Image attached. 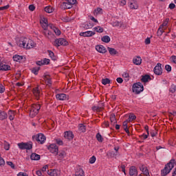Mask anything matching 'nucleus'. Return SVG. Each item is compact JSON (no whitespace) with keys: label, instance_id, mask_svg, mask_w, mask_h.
Returning a JSON list of instances; mask_svg holds the SVG:
<instances>
[{"label":"nucleus","instance_id":"nucleus-1","mask_svg":"<svg viewBox=\"0 0 176 176\" xmlns=\"http://www.w3.org/2000/svg\"><path fill=\"white\" fill-rule=\"evenodd\" d=\"M20 47H23L24 49H32L34 47V41L30 40L29 38L21 37L19 40Z\"/></svg>","mask_w":176,"mask_h":176},{"label":"nucleus","instance_id":"nucleus-2","mask_svg":"<svg viewBox=\"0 0 176 176\" xmlns=\"http://www.w3.org/2000/svg\"><path fill=\"white\" fill-rule=\"evenodd\" d=\"M175 164V160H171L168 164L165 165L164 169L161 170V175L166 176L167 174H170V172L173 168H174V166Z\"/></svg>","mask_w":176,"mask_h":176},{"label":"nucleus","instance_id":"nucleus-3","mask_svg":"<svg viewBox=\"0 0 176 176\" xmlns=\"http://www.w3.org/2000/svg\"><path fill=\"white\" fill-rule=\"evenodd\" d=\"M132 91L135 94H140L142 91H144V85L141 82H135L132 87Z\"/></svg>","mask_w":176,"mask_h":176},{"label":"nucleus","instance_id":"nucleus-4","mask_svg":"<svg viewBox=\"0 0 176 176\" xmlns=\"http://www.w3.org/2000/svg\"><path fill=\"white\" fill-rule=\"evenodd\" d=\"M18 146L19 149H21L22 151H24L25 149L30 151V149H32V142H21L18 144Z\"/></svg>","mask_w":176,"mask_h":176},{"label":"nucleus","instance_id":"nucleus-5","mask_svg":"<svg viewBox=\"0 0 176 176\" xmlns=\"http://www.w3.org/2000/svg\"><path fill=\"white\" fill-rule=\"evenodd\" d=\"M54 46L58 47L59 46H68V41L65 38H60L54 41Z\"/></svg>","mask_w":176,"mask_h":176},{"label":"nucleus","instance_id":"nucleus-6","mask_svg":"<svg viewBox=\"0 0 176 176\" xmlns=\"http://www.w3.org/2000/svg\"><path fill=\"white\" fill-rule=\"evenodd\" d=\"M33 140H36L37 142H40V144H45V141H46V136L43 133H38L36 135L32 136Z\"/></svg>","mask_w":176,"mask_h":176},{"label":"nucleus","instance_id":"nucleus-7","mask_svg":"<svg viewBox=\"0 0 176 176\" xmlns=\"http://www.w3.org/2000/svg\"><path fill=\"white\" fill-rule=\"evenodd\" d=\"M47 149L51 152V153H56L58 155V146L56 144H52L47 146Z\"/></svg>","mask_w":176,"mask_h":176},{"label":"nucleus","instance_id":"nucleus-8","mask_svg":"<svg viewBox=\"0 0 176 176\" xmlns=\"http://www.w3.org/2000/svg\"><path fill=\"white\" fill-rule=\"evenodd\" d=\"M154 74L155 75L160 76L163 74V69L162 68L161 63H157V65L154 67Z\"/></svg>","mask_w":176,"mask_h":176},{"label":"nucleus","instance_id":"nucleus-9","mask_svg":"<svg viewBox=\"0 0 176 176\" xmlns=\"http://www.w3.org/2000/svg\"><path fill=\"white\" fill-rule=\"evenodd\" d=\"M57 100L60 101H64L65 100H69V96H67L65 94H58L56 96Z\"/></svg>","mask_w":176,"mask_h":176},{"label":"nucleus","instance_id":"nucleus-10","mask_svg":"<svg viewBox=\"0 0 176 176\" xmlns=\"http://www.w3.org/2000/svg\"><path fill=\"white\" fill-rule=\"evenodd\" d=\"M96 50L98 52V53H102V54L107 53L108 51L107 50V48L104 47V45H99L96 46Z\"/></svg>","mask_w":176,"mask_h":176},{"label":"nucleus","instance_id":"nucleus-11","mask_svg":"<svg viewBox=\"0 0 176 176\" xmlns=\"http://www.w3.org/2000/svg\"><path fill=\"white\" fill-rule=\"evenodd\" d=\"M129 175L131 176H138V170L135 166H132L129 168Z\"/></svg>","mask_w":176,"mask_h":176},{"label":"nucleus","instance_id":"nucleus-12","mask_svg":"<svg viewBox=\"0 0 176 176\" xmlns=\"http://www.w3.org/2000/svg\"><path fill=\"white\" fill-rule=\"evenodd\" d=\"M93 35H96V32L87 31V32H82L80 33V36H84V37H90V36H93Z\"/></svg>","mask_w":176,"mask_h":176},{"label":"nucleus","instance_id":"nucleus-13","mask_svg":"<svg viewBox=\"0 0 176 176\" xmlns=\"http://www.w3.org/2000/svg\"><path fill=\"white\" fill-rule=\"evenodd\" d=\"M33 94L35 97H36L37 100H39V97L41 96V89H39V86H37L33 89Z\"/></svg>","mask_w":176,"mask_h":176},{"label":"nucleus","instance_id":"nucleus-14","mask_svg":"<svg viewBox=\"0 0 176 176\" xmlns=\"http://www.w3.org/2000/svg\"><path fill=\"white\" fill-rule=\"evenodd\" d=\"M59 173L60 171L57 169H51L47 170V174L50 176H58Z\"/></svg>","mask_w":176,"mask_h":176},{"label":"nucleus","instance_id":"nucleus-15","mask_svg":"<svg viewBox=\"0 0 176 176\" xmlns=\"http://www.w3.org/2000/svg\"><path fill=\"white\" fill-rule=\"evenodd\" d=\"M64 137L69 140H74V133L71 131H65Z\"/></svg>","mask_w":176,"mask_h":176},{"label":"nucleus","instance_id":"nucleus-16","mask_svg":"<svg viewBox=\"0 0 176 176\" xmlns=\"http://www.w3.org/2000/svg\"><path fill=\"white\" fill-rule=\"evenodd\" d=\"M37 113H39L38 112V110H36V109L31 107L30 110V118H35V116H36Z\"/></svg>","mask_w":176,"mask_h":176},{"label":"nucleus","instance_id":"nucleus-17","mask_svg":"<svg viewBox=\"0 0 176 176\" xmlns=\"http://www.w3.org/2000/svg\"><path fill=\"white\" fill-rule=\"evenodd\" d=\"M151 76L146 74L142 76L141 81L143 82V83H146L148 80H151Z\"/></svg>","mask_w":176,"mask_h":176},{"label":"nucleus","instance_id":"nucleus-18","mask_svg":"<svg viewBox=\"0 0 176 176\" xmlns=\"http://www.w3.org/2000/svg\"><path fill=\"white\" fill-rule=\"evenodd\" d=\"M47 53L49 54L50 58H52V60H53V61H57L58 57L56 56V55H54V53L53 52V51L47 50Z\"/></svg>","mask_w":176,"mask_h":176},{"label":"nucleus","instance_id":"nucleus-19","mask_svg":"<svg viewBox=\"0 0 176 176\" xmlns=\"http://www.w3.org/2000/svg\"><path fill=\"white\" fill-rule=\"evenodd\" d=\"M133 63L135 65H141L142 63V59H141V57L138 56L137 58H133Z\"/></svg>","mask_w":176,"mask_h":176},{"label":"nucleus","instance_id":"nucleus-20","mask_svg":"<svg viewBox=\"0 0 176 176\" xmlns=\"http://www.w3.org/2000/svg\"><path fill=\"white\" fill-rule=\"evenodd\" d=\"M31 160H41V155L38 154H36L35 153H33L30 155Z\"/></svg>","mask_w":176,"mask_h":176},{"label":"nucleus","instance_id":"nucleus-21","mask_svg":"<svg viewBox=\"0 0 176 176\" xmlns=\"http://www.w3.org/2000/svg\"><path fill=\"white\" fill-rule=\"evenodd\" d=\"M0 71H10V65L1 63Z\"/></svg>","mask_w":176,"mask_h":176},{"label":"nucleus","instance_id":"nucleus-22","mask_svg":"<svg viewBox=\"0 0 176 176\" xmlns=\"http://www.w3.org/2000/svg\"><path fill=\"white\" fill-rule=\"evenodd\" d=\"M5 119H8V113L0 110V120H5Z\"/></svg>","mask_w":176,"mask_h":176},{"label":"nucleus","instance_id":"nucleus-23","mask_svg":"<svg viewBox=\"0 0 176 176\" xmlns=\"http://www.w3.org/2000/svg\"><path fill=\"white\" fill-rule=\"evenodd\" d=\"M107 50L109 51V54H111V56H115L116 54H118V51H116V50H115V48H112V47H107Z\"/></svg>","mask_w":176,"mask_h":176},{"label":"nucleus","instance_id":"nucleus-24","mask_svg":"<svg viewBox=\"0 0 176 176\" xmlns=\"http://www.w3.org/2000/svg\"><path fill=\"white\" fill-rule=\"evenodd\" d=\"M131 9H138V4H137V1L133 0V2L130 3Z\"/></svg>","mask_w":176,"mask_h":176},{"label":"nucleus","instance_id":"nucleus-25","mask_svg":"<svg viewBox=\"0 0 176 176\" xmlns=\"http://www.w3.org/2000/svg\"><path fill=\"white\" fill-rule=\"evenodd\" d=\"M102 42H104V43H109L111 42V38L109 36H104L101 38Z\"/></svg>","mask_w":176,"mask_h":176},{"label":"nucleus","instance_id":"nucleus-26","mask_svg":"<svg viewBox=\"0 0 176 176\" xmlns=\"http://www.w3.org/2000/svg\"><path fill=\"white\" fill-rule=\"evenodd\" d=\"M44 79H46L47 83L49 85V86H52V78H50V75H45Z\"/></svg>","mask_w":176,"mask_h":176},{"label":"nucleus","instance_id":"nucleus-27","mask_svg":"<svg viewBox=\"0 0 176 176\" xmlns=\"http://www.w3.org/2000/svg\"><path fill=\"white\" fill-rule=\"evenodd\" d=\"M82 28H85V30H89V28H91L93 27V23L89 22V23H82Z\"/></svg>","mask_w":176,"mask_h":176},{"label":"nucleus","instance_id":"nucleus-28","mask_svg":"<svg viewBox=\"0 0 176 176\" xmlns=\"http://www.w3.org/2000/svg\"><path fill=\"white\" fill-rule=\"evenodd\" d=\"M78 130L81 133H85L86 132V126L83 124H80L78 125Z\"/></svg>","mask_w":176,"mask_h":176},{"label":"nucleus","instance_id":"nucleus-29","mask_svg":"<svg viewBox=\"0 0 176 176\" xmlns=\"http://www.w3.org/2000/svg\"><path fill=\"white\" fill-rule=\"evenodd\" d=\"M44 10H45V12H46V13H53V11L54 10L53 9V7L50 6L45 7Z\"/></svg>","mask_w":176,"mask_h":176},{"label":"nucleus","instance_id":"nucleus-30","mask_svg":"<svg viewBox=\"0 0 176 176\" xmlns=\"http://www.w3.org/2000/svg\"><path fill=\"white\" fill-rule=\"evenodd\" d=\"M62 6L64 9H71V8H72V5L69 2H64Z\"/></svg>","mask_w":176,"mask_h":176},{"label":"nucleus","instance_id":"nucleus-31","mask_svg":"<svg viewBox=\"0 0 176 176\" xmlns=\"http://www.w3.org/2000/svg\"><path fill=\"white\" fill-rule=\"evenodd\" d=\"M58 160H61L64 159V157H65L66 153H65V151H62L61 152H59V154L58 153Z\"/></svg>","mask_w":176,"mask_h":176},{"label":"nucleus","instance_id":"nucleus-32","mask_svg":"<svg viewBox=\"0 0 176 176\" xmlns=\"http://www.w3.org/2000/svg\"><path fill=\"white\" fill-rule=\"evenodd\" d=\"M114 150L116 151V154H115V153L113 152H109L107 155H109V156H115V155L116 156V155H118V152L119 151V147L118 146L114 147Z\"/></svg>","mask_w":176,"mask_h":176},{"label":"nucleus","instance_id":"nucleus-33","mask_svg":"<svg viewBox=\"0 0 176 176\" xmlns=\"http://www.w3.org/2000/svg\"><path fill=\"white\" fill-rule=\"evenodd\" d=\"M8 115H9V119L10 120H14V111L10 110L8 111Z\"/></svg>","mask_w":176,"mask_h":176},{"label":"nucleus","instance_id":"nucleus-34","mask_svg":"<svg viewBox=\"0 0 176 176\" xmlns=\"http://www.w3.org/2000/svg\"><path fill=\"white\" fill-rule=\"evenodd\" d=\"M94 14L96 16V14H102V8H98L96 10H94Z\"/></svg>","mask_w":176,"mask_h":176},{"label":"nucleus","instance_id":"nucleus-35","mask_svg":"<svg viewBox=\"0 0 176 176\" xmlns=\"http://www.w3.org/2000/svg\"><path fill=\"white\" fill-rule=\"evenodd\" d=\"M41 69V67H35L32 69V74H34V75H38V72H39V70Z\"/></svg>","mask_w":176,"mask_h":176},{"label":"nucleus","instance_id":"nucleus-36","mask_svg":"<svg viewBox=\"0 0 176 176\" xmlns=\"http://www.w3.org/2000/svg\"><path fill=\"white\" fill-rule=\"evenodd\" d=\"M102 83L104 86L107 85H109V83H111V80H109V78H102Z\"/></svg>","mask_w":176,"mask_h":176},{"label":"nucleus","instance_id":"nucleus-37","mask_svg":"<svg viewBox=\"0 0 176 176\" xmlns=\"http://www.w3.org/2000/svg\"><path fill=\"white\" fill-rule=\"evenodd\" d=\"M94 30L95 31H96V32H99V34H101V33L104 32V28H101L100 26L95 27L94 28Z\"/></svg>","mask_w":176,"mask_h":176},{"label":"nucleus","instance_id":"nucleus-38","mask_svg":"<svg viewBox=\"0 0 176 176\" xmlns=\"http://www.w3.org/2000/svg\"><path fill=\"white\" fill-rule=\"evenodd\" d=\"M13 60L14 61H21V60H23V56L20 55H14L13 56Z\"/></svg>","mask_w":176,"mask_h":176},{"label":"nucleus","instance_id":"nucleus-39","mask_svg":"<svg viewBox=\"0 0 176 176\" xmlns=\"http://www.w3.org/2000/svg\"><path fill=\"white\" fill-rule=\"evenodd\" d=\"M32 107H33L34 109H36L37 111V112L39 113V111L41 110V104H32Z\"/></svg>","mask_w":176,"mask_h":176},{"label":"nucleus","instance_id":"nucleus-40","mask_svg":"<svg viewBox=\"0 0 176 176\" xmlns=\"http://www.w3.org/2000/svg\"><path fill=\"white\" fill-rule=\"evenodd\" d=\"M102 109H104L103 107H96V106L92 107V111H96V112H101Z\"/></svg>","mask_w":176,"mask_h":176},{"label":"nucleus","instance_id":"nucleus-41","mask_svg":"<svg viewBox=\"0 0 176 176\" xmlns=\"http://www.w3.org/2000/svg\"><path fill=\"white\" fill-rule=\"evenodd\" d=\"M96 138L98 142H102V141H104V138H102L101 134H100V133L96 134Z\"/></svg>","mask_w":176,"mask_h":176},{"label":"nucleus","instance_id":"nucleus-42","mask_svg":"<svg viewBox=\"0 0 176 176\" xmlns=\"http://www.w3.org/2000/svg\"><path fill=\"white\" fill-rule=\"evenodd\" d=\"M129 76H130L129 75V73H126V72L122 74V78H124L125 82H129V80H130V78H129Z\"/></svg>","mask_w":176,"mask_h":176},{"label":"nucleus","instance_id":"nucleus-43","mask_svg":"<svg viewBox=\"0 0 176 176\" xmlns=\"http://www.w3.org/2000/svg\"><path fill=\"white\" fill-rule=\"evenodd\" d=\"M163 32H164V31H163V29H162V26H160L157 32V36H162V35H163Z\"/></svg>","mask_w":176,"mask_h":176},{"label":"nucleus","instance_id":"nucleus-44","mask_svg":"<svg viewBox=\"0 0 176 176\" xmlns=\"http://www.w3.org/2000/svg\"><path fill=\"white\" fill-rule=\"evenodd\" d=\"M4 148L6 151H9V149H10V144L6 141L4 142Z\"/></svg>","mask_w":176,"mask_h":176},{"label":"nucleus","instance_id":"nucleus-45","mask_svg":"<svg viewBox=\"0 0 176 176\" xmlns=\"http://www.w3.org/2000/svg\"><path fill=\"white\" fill-rule=\"evenodd\" d=\"M50 64V59L49 58H44L43 60V65H49Z\"/></svg>","mask_w":176,"mask_h":176},{"label":"nucleus","instance_id":"nucleus-46","mask_svg":"<svg viewBox=\"0 0 176 176\" xmlns=\"http://www.w3.org/2000/svg\"><path fill=\"white\" fill-rule=\"evenodd\" d=\"M151 137H156L157 135V129H155V130H153L150 133Z\"/></svg>","mask_w":176,"mask_h":176},{"label":"nucleus","instance_id":"nucleus-47","mask_svg":"<svg viewBox=\"0 0 176 176\" xmlns=\"http://www.w3.org/2000/svg\"><path fill=\"white\" fill-rule=\"evenodd\" d=\"M169 91L170 93H175L176 91V86L175 85H172L170 88L169 89Z\"/></svg>","mask_w":176,"mask_h":176},{"label":"nucleus","instance_id":"nucleus-48","mask_svg":"<svg viewBox=\"0 0 176 176\" xmlns=\"http://www.w3.org/2000/svg\"><path fill=\"white\" fill-rule=\"evenodd\" d=\"M129 120H135L137 119V116L134 115V113H130L129 116Z\"/></svg>","mask_w":176,"mask_h":176},{"label":"nucleus","instance_id":"nucleus-49","mask_svg":"<svg viewBox=\"0 0 176 176\" xmlns=\"http://www.w3.org/2000/svg\"><path fill=\"white\" fill-rule=\"evenodd\" d=\"M79 171H81L79 174H75V176H85V170L82 168H79Z\"/></svg>","mask_w":176,"mask_h":176},{"label":"nucleus","instance_id":"nucleus-50","mask_svg":"<svg viewBox=\"0 0 176 176\" xmlns=\"http://www.w3.org/2000/svg\"><path fill=\"white\" fill-rule=\"evenodd\" d=\"M54 32L56 34V35H61V30H60L58 28H55L54 30Z\"/></svg>","mask_w":176,"mask_h":176},{"label":"nucleus","instance_id":"nucleus-51","mask_svg":"<svg viewBox=\"0 0 176 176\" xmlns=\"http://www.w3.org/2000/svg\"><path fill=\"white\" fill-rule=\"evenodd\" d=\"M89 163L91 164H94L96 163V156L93 155L90 159H89Z\"/></svg>","mask_w":176,"mask_h":176},{"label":"nucleus","instance_id":"nucleus-52","mask_svg":"<svg viewBox=\"0 0 176 176\" xmlns=\"http://www.w3.org/2000/svg\"><path fill=\"white\" fill-rule=\"evenodd\" d=\"M169 21V19H166L165 21L160 25L161 28H162V27H166L167 24H168Z\"/></svg>","mask_w":176,"mask_h":176},{"label":"nucleus","instance_id":"nucleus-53","mask_svg":"<svg viewBox=\"0 0 176 176\" xmlns=\"http://www.w3.org/2000/svg\"><path fill=\"white\" fill-rule=\"evenodd\" d=\"M142 175L150 176L149 175V170H148V168H146L144 171H143Z\"/></svg>","mask_w":176,"mask_h":176},{"label":"nucleus","instance_id":"nucleus-54","mask_svg":"<svg viewBox=\"0 0 176 176\" xmlns=\"http://www.w3.org/2000/svg\"><path fill=\"white\" fill-rule=\"evenodd\" d=\"M6 163H7L8 166H10V167H11V168H13V169L15 168L14 164H13L12 162H7Z\"/></svg>","mask_w":176,"mask_h":176},{"label":"nucleus","instance_id":"nucleus-55","mask_svg":"<svg viewBox=\"0 0 176 176\" xmlns=\"http://www.w3.org/2000/svg\"><path fill=\"white\" fill-rule=\"evenodd\" d=\"M10 8V6L8 4L7 6H4L3 7H0V10H8V9Z\"/></svg>","mask_w":176,"mask_h":176},{"label":"nucleus","instance_id":"nucleus-56","mask_svg":"<svg viewBox=\"0 0 176 176\" xmlns=\"http://www.w3.org/2000/svg\"><path fill=\"white\" fill-rule=\"evenodd\" d=\"M4 92H5V87L3 86V85L0 83V93L2 94Z\"/></svg>","mask_w":176,"mask_h":176},{"label":"nucleus","instance_id":"nucleus-57","mask_svg":"<svg viewBox=\"0 0 176 176\" xmlns=\"http://www.w3.org/2000/svg\"><path fill=\"white\" fill-rule=\"evenodd\" d=\"M110 121H111V123H112V122L116 121V117L115 116V115H111Z\"/></svg>","mask_w":176,"mask_h":176},{"label":"nucleus","instance_id":"nucleus-58","mask_svg":"<svg viewBox=\"0 0 176 176\" xmlns=\"http://www.w3.org/2000/svg\"><path fill=\"white\" fill-rule=\"evenodd\" d=\"M140 137L141 138H142V140H146V138H148V137H149V135L143 133L142 135H140Z\"/></svg>","mask_w":176,"mask_h":176},{"label":"nucleus","instance_id":"nucleus-59","mask_svg":"<svg viewBox=\"0 0 176 176\" xmlns=\"http://www.w3.org/2000/svg\"><path fill=\"white\" fill-rule=\"evenodd\" d=\"M165 69L167 72H171V67L169 65H165Z\"/></svg>","mask_w":176,"mask_h":176},{"label":"nucleus","instance_id":"nucleus-60","mask_svg":"<svg viewBox=\"0 0 176 176\" xmlns=\"http://www.w3.org/2000/svg\"><path fill=\"white\" fill-rule=\"evenodd\" d=\"M41 24L43 30L46 31V30H47V27H49V24H47L46 22H45V23H41Z\"/></svg>","mask_w":176,"mask_h":176},{"label":"nucleus","instance_id":"nucleus-61","mask_svg":"<svg viewBox=\"0 0 176 176\" xmlns=\"http://www.w3.org/2000/svg\"><path fill=\"white\" fill-rule=\"evenodd\" d=\"M56 144H58V145H63V140H60L59 139H56Z\"/></svg>","mask_w":176,"mask_h":176},{"label":"nucleus","instance_id":"nucleus-62","mask_svg":"<svg viewBox=\"0 0 176 176\" xmlns=\"http://www.w3.org/2000/svg\"><path fill=\"white\" fill-rule=\"evenodd\" d=\"M29 10H30L31 12H34V10H35V6L34 5H30L29 6Z\"/></svg>","mask_w":176,"mask_h":176},{"label":"nucleus","instance_id":"nucleus-63","mask_svg":"<svg viewBox=\"0 0 176 176\" xmlns=\"http://www.w3.org/2000/svg\"><path fill=\"white\" fill-rule=\"evenodd\" d=\"M17 176H28V174L23 172H20L18 173Z\"/></svg>","mask_w":176,"mask_h":176},{"label":"nucleus","instance_id":"nucleus-64","mask_svg":"<svg viewBox=\"0 0 176 176\" xmlns=\"http://www.w3.org/2000/svg\"><path fill=\"white\" fill-rule=\"evenodd\" d=\"M171 60H172V63H174V64H176V56H172Z\"/></svg>","mask_w":176,"mask_h":176}]
</instances>
